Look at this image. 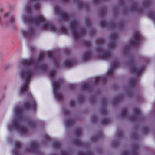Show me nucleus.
<instances>
[{
    "instance_id": "63",
    "label": "nucleus",
    "mask_w": 155,
    "mask_h": 155,
    "mask_svg": "<svg viewBox=\"0 0 155 155\" xmlns=\"http://www.w3.org/2000/svg\"><path fill=\"white\" fill-rule=\"evenodd\" d=\"M69 1V0H62V1L63 2H67Z\"/></svg>"
},
{
    "instance_id": "19",
    "label": "nucleus",
    "mask_w": 155,
    "mask_h": 155,
    "mask_svg": "<svg viewBox=\"0 0 155 155\" xmlns=\"http://www.w3.org/2000/svg\"><path fill=\"white\" fill-rule=\"evenodd\" d=\"M75 122V120L74 119H69L66 122L67 126L70 127L73 125Z\"/></svg>"
},
{
    "instance_id": "28",
    "label": "nucleus",
    "mask_w": 155,
    "mask_h": 155,
    "mask_svg": "<svg viewBox=\"0 0 155 155\" xmlns=\"http://www.w3.org/2000/svg\"><path fill=\"white\" fill-rule=\"evenodd\" d=\"M82 132V130L81 128L76 129L75 131V135L78 137H79L81 135Z\"/></svg>"
},
{
    "instance_id": "30",
    "label": "nucleus",
    "mask_w": 155,
    "mask_h": 155,
    "mask_svg": "<svg viewBox=\"0 0 155 155\" xmlns=\"http://www.w3.org/2000/svg\"><path fill=\"white\" fill-rule=\"evenodd\" d=\"M53 146L55 149H59L61 146V144L59 142H54L53 143Z\"/></svg>"
},
{
    "instance_id": "34",
    "label": "nucleus",
    "mask_w": 155,
    "mask_h": 155,
    "mask_svg": "<svg viewBox=\"0 0 155 155\" xmlns=\"http://www.w3.org/2000/svg\"><path fill=\"white\" fill-rule=\"evenodd\" d=\"M149 18L155 21V14L153 12H150L148 14Z\"/></svg>"
},
{
    "instance_id": "62",
    "label": "nucleus",
    "mask_w": 155,
    "mask_h": 155,
    "mask_svg": "<svg viewBox=\"0 0 155 155\" xmlns=\"http://www.w3.org/2000/svg\"><path fill=\"white\" fill-rule=\"evenodd\" d=\"M30 49L31 51H33L34 49V48L33 47H30Z\"/></svg>"
},
{
    "instance_id": "56",
    "label": "nucleus",
    "mask_w": 155,
    "mask_h": 155,
    "mask_svg": "<svg viewBox=\"0 0 155 155\" xmlns=\"http://www.w3.org/2000/svg\"><path fill=\"white\" fill-rule=\"evenodd\" d=\"M107 100L105 98H104L102 100V102L104 104V105H106L107 103Z\"/></svg>"
},
{
    "instance_id": "16",
    "label": "nucleus",
    "mask_w": 155,
    "mask_h": 155,
    "mask_svg": "<svg viewBox=\"0 0 155 155\" xmlns=\"http://www.w3.org/2000/svg\"><path fill=\"white\" fill-rule=\"evenodd\" d=\"M76 64V61L74 60H66L64 61L65 66L67 67H71L73 66Z\"/></svg>"
},
{
    "instance_id": "14",
    "label": "nucleus",
    "mask_w": 155,
    "mask_h": 155,
    "mask_svg": "<svg viewBox=\"0 0 155 155\" xmlns=\"http://www.w3.org/2000/svg\"><path fill=\"white\" fill-rule=\"evenodd\" d=\"M110 38L113 40L111 42L109 43L108 46L111 48H114L116 46V43L114 41L116 40L118 37V35L117 33H114L110 35Z\"/></svg>"
},
{
    "instance_id": "57",
    "label": "nucleus",
    "mask_w": 155,
    "mask_h": 155,
    "mask_svg": "<svg viewBox=\"0 0 155 155\" xmlns=\"http://www.w3.org/2000/svg\"><path fill=\"white\" fill-rule=\"evenodd\" d=\"M26 10L27 12H30L31 11V8L30 7H27L26 8Z\"/></svg>"
},
{
    "instance_id": "50",
    "label": "nucleus",
    "mask_w": 155,
    "mask_h": 155,
    "mask_svg": "<svg viewBox=\"0 0 155 155\" xmlns=\"http://www.w3.org/2000/svg\"><path fill=\"white\" fill-rule=\"evenodd\" d=\"M61 154V155H70L69 152L65 150L62 151Z\"/></svg>"
},
{
    "instance_id": "6",
    "label": "nucleus",
    "mask_w": 155,
    "mask_h": 155,
    "mask_svg": "<svg viewBox=\"0 0 155 155\" xmlns=\"http://www.w3.org/2000/svg\"><path fill=\"white\" fill-rule=\"evenodd\" d=\"M62 83V80L61 79L54 81L52 83L54 95L57 100L59 101L62 100L63 98V95L58 92V90Z\"/></svg>"
},
{
    "instance_id": "32",
    "label": "nucleus",
    "mask_w": 155,
    "mask_h": 155,
    "mask_svg": "<svg viewBox=\"0 0 155 155\" xmlns=\"http://www.w3.org/2000/svg\"><path fill=\"white\" fill-rule=\"evenodd\" d=\"M29 125L31 128H34L36 126V123L35 121L30 120L28 123Z\"/></svg>"
},
{
    "instance_id": "51",
    "label": "nucleus",
    "mask_w": 155,
    "mask_h": 155,
    "mask_svg": "<svg viewBox=\"0 0 155 155\" xmlns=\"http://www.w3.org/2000/svg\"><path fill=\"white\" fill-rule=\"evenodd\" d=\"M13 153L14 155H19V152L16 149L14 150Z\"/></svg>"
},
{
    "instance_id": "29",
    "label": "nucleus",
    "mask_w": 155,
    "mask_h": 155,
    "mask_svg": "<svg viewBox=\"0 0 155 155\" xmlns=\"http://www.w3.org/2000/svg\"><path fill=\"white\" fill-rule=\"evenodd\" d=\"M110 120V118H104L101 120V123L103 124H106L109 123Z\"/></svg>"
},
{
    "instance_id": "25",
    "label": "nucleus",
    "mask_w": 155,
    "mask_h": 155,
    "mask_svg": "<svg viewBox=\"0 0 155 155\" xmlns=\"http://www.w3.org/2000/svg\"><path fill=\"white\" fill-rule=\"evenodd\" d=\"M106 81V78L102 77H98L96 78L94 80L95 83L96 84L99 81L105 82Z\"/></svg>"
},
{
    "instance_id": "53",
    "label": "nucleus",
    "mask_w": 155,
    "mask_h": 155,
    "mask_svg": "<svg viewBox=\"0 0 155 155\" xmlns=\"http://www.w3.org/2000/svg\"><path fill=\"white\" fill-rule=\"evenodd\" d=\"M86 24L87 26H90L91 25V22L89 20H86Z\"/></svg>"
},
{
    "instance_id": "61",
    "label": "nucleus",
    "mask_w": 155,
    "mask_h": 155,
    "mask_svg": "<svg viewBox=\"0 0 155 155\" xmlns=\"http://www.w3.org/2000/svg\"><path fill=\"white\" fill-rule=\"evenodd\" d=\"M9 12H7L6 13H5L4 14V16L5 17L7 16L8 14H9Z\"/></svg>"
},
{
    "instance_id": "10",
    "label": "nucleus",
    "mask_w": 155,
    "mask_h": 155,
    "mask_svg": "<svg viewBox=\"0 0 155 155\" xmlns=\"http://www.w3.org/2000/svg\"><path fill=\"white\" fill-rule=\"evenodd\" d=\"M97 51L98 53L101 54V57L103 59H107L111 57V54L110 52L105 51L101 48H98Z\"/></svg>"
},
{
    "instance_id": "20",
    "label": "nucleus",
    "mask_w": 155,
    "mask_h": 155,
    "mask_svg": "<svg viewBox=\"0 0 155 155\" xmlns=\"http://www.w3.org/2000/svg\"><path fill=\"white\" fill-rule=\"evenodd\" d=\"M34 32V29L31 28L28 31H23V34L24 36H31L32 35Z\"/></svg>"
},
{
    "instance_id": "12",
    "label": "nucleus",
    "mask_w": 155,
    "mask_h": 155,
    "mask_svg": "<svg viewBox=\"0 0 155 155\" xmlns=\"http://www.w3.org/2000/svg\"><path fill=\"white\" fill-rule=\"evenodd\" d=\"M119 65V63L117 60L114 61L111 66L110 69L108 70L107 74L108 76H112L113 73L114 69L117 67Z\"/></svg>"
},
{
    "instance_id": "11",
    "label": "nucleus",
    "mask_w": 155,
    "mask_h": 155,
    "mask_svg": "<svg viewBox=\"0 0 155 155\" xmlns=\"http://www.w3.org/2000/svg\"><path fill=\"white\" fill-rule=\"evenodd\" d=\"M134 114L130 116V119L132 121H135L140 117L141 113L140 110L137 107L134 108Z\"/></svg>"
},
{
    "instance_id": "59",
    "label": "nucleus",
    "mask_w": 155,
    "mask_h": 155,
    "mask_svg": "<svg viewBox=\"0 0 155 155\" xmlns=\"http://www.w3.org/2000/svg\"><path fill=\"white\" fill-rule=\"evenodd\" d=\"M14 19L13 17H12L10 20V21L11 23H13L14 22Z\"/></svg>"
},
{
    "instance_id": "8",
    "label": "nucleus",
    "mask_w": 155,
    "mask_h": 155,
    "mask_svg": "<svg viewBox=\"0 0 155 155\" xmlns=\"http://www.w3.org/2000/svg\"><path fill=\"white\" fill-rule=\"evenodd\" d=\"M54 10L56 13L60 15L62 18L64 20H68L70 17V15L69 14L62 11L61 8L58 6L54 7Z\"/></svg>"
},
{
    "instance_id": "42",
    "label": "nucleus",
    "mask_w": 155,
    "mask_h": 155,
    "mask_svg": "<svg viewBox=\"0 0 155 155\" xmlns=\"http://www.w3.org/2000/svg\"><path fill=\"white\" fill-rule=\"evenodd\" d=\"M84 45L87 47H90L91 46V43L89 41H85L84 43Z\"/></svg>"
},
{
    "instance_id": "7",
    "label": "nucleus",
    "mask_w": 155,
    "mask_h": 155,
    "mask_svg": "<svg viewBox=\"0 0 155 155\" xmlns=\"http://www.w3.org/2000/svg\"><path fill=\"white\" fill-rule=\"evenodd\" d=\"M29 94L30 95L29 100L31 103L28 102H25L23 104V107L26 109H29L31 108L32 110L35 112L36 110V103L31 94L29 93Z\"/></svg>"
},
{
    "instance_id": "45",
    "label": "nucleus",
    "mask_w": 155,
    "mask_h": 155,
    "mask_svg": "<svg viewBox=\"0 0 155 155\" xmlns=\"http://www.w3.org/2000/svg\"><path fill=\"white\" fill-rule=\"evenodd\" d=\"M101 112L102 114H107V110L105 107H103L101 110Z\"/></svg>"
},
{
    "instance_id": "9",
    "label": "nucleus",
    "mask_w": 155,
    "mask_h": 155,
    "mask_svg": "<svg viewBox=\"0 0 155 155\" xmlns=\"http://www.w3.org/2000/svg\"><path fill=\"white\" fill-rule=\"evenodd\" d=\"M144 68H145L144 67L138 68L134 64L130 67V71L132 73L135 74L137 76H139L143 71Z\"/></svg>"
},
{
    "instance_id": "39",
    "label": "nucleus",
    "mask_w": 155,
    "mask_h": 155,
    "mask_svg": "<svg viewBox=\"0 0 155 155\" xmlns=\"http://www.w3.org/2000/svg\"><path fill=\"white\" fill-rule=\"evenodd\" d=\"M106 8H103L100 10V13L102 15H105L106 12Z\"/></svg>"
},
{
    "instance_id": "31",
    "label": "nucleus",
    "mask_w": 155,
    "mask_h": 155,
    "mask_svg": "<svg viewBox=\"0 0 155 155\" xmlns=\"http://www.w3.org/2000/svg\"><path fill=\"white\" fill-rule=\"evenodd\" d=\"M104 42V39L102 38H99L97 39L96 42L97 44L100 45L103 44Z\"/></svg>"
},
{
    "instance_id": "41",
    "label": "nucleus",
    "mask_w": 155,
    "mask_h": 155,
    "mask_svg": "<svg viewBox=\"0 0 155 155\" xmlns=\"http://www.w3.org/2000/svg\"><path fill=\"white\" fill-rule=\"evenodd\" d=\"M99 137L98 136H93L91 137V140L93 142L96 141L98 138Z\"/></svg>"
},
{
    "instance_id": "33",
    "label": "nucleus",
    "mask_w": 155,
    "mask_h": 155,
    "mask_svg": "<svg viewBox=\"0 0 155 155\" xmlns=\"http://www.w3.org/2000/svg\"><path fill=\"white\" fill-rule=\"evenodd\" d=\"M39 68L43 71H45L48 69V66L45 64H42L39 66Z\"/></svg>"
},
{
    "instance_id": "3",
    "label": "nucleus",
    "mask_w": 155,
    "mask_h": 155,
    "mask_svg": "<svg viewBox=\"0 0 155 155\" xmlns=\"http://www.w3.org/2000/svg\"><path fill=\"white\" fill-rule=\"evenodd\" d=\"M15 111L17 116V118L14 120L12 124V127L15 130H19L21 134H26L28 129L21 125V123L25 119L24 117L22 109L19 106L15 108Z\"/></svg>"
},
{
    "instance_id": "21",
    "label": "nucleus",
    "mask_w": 155,
    "mask_h": 155,
    "mask_svg": "<svg viewBox=\"0 0 155 155\" xmlns=\"http://www.w3.org/2000/svg\"><path fill=\"white\" fill-rule=\"evenodd\" d=\"M139 148V145L137 144H134L133 145V150L132 153L133 155H137V151Z\"/></svg>"
},
{
    "instance_id": "5",
    "label": "nucleus",
    "mask_w": 155,
    "mask_h": 155,
    "mask_svg": "<svg viewBox=\"0 0 155 155\" xmlns=\"http://www.w3.org/2000/svg\"><path fill=\"white\" fill-rule=\"evenodd\" d=\"M26 150L27 152L34 153L36 155H42V152L39 148V144L36 141H33L31 142L30 147L26 148Z\"/></svg>"
},
{
    "instance_id": "47",
    "label": "nucleus",
    "mask_w": 155,
    "mask_h": 155,
    "mask_svg": "<svg viewBox=\"0 0 155 155\" xmlns=\"http://www.w3.org/2000/svg\"><path fill=\"white\" fill-rule=\"evenodd\" d=\"M55 74V71L54 70L51 71L50 72V76L51 77H53Z\"/></svg>"
},
{
    "instance_id": "40",
    "label": "nucleus",
    "mask_w": 155,
    "mask_h": 155,
    "mask_svg": "<svg viewBox=\"0 0 155 155\" xmlns=\"http://www.w3.org/2000/svg\"><path fill=\"white\" fill-rule=\"evenodd\" d=\"M78 5L81 7H84L85 5L84 2L81 0H79L78 3Z\"/></svg>"
},
{
    "instance_id": "44",
    "label": "nucleus",
    "mask_w": 155,
    "mask_h": 155,
    "mask_svg": "<svg viewBox=\"0 0 155 155\" xmlns=\"http://www.w3.org/2000/svg\"><path fill=\"white\" fill-rule=\"evenodd\" d=\"M97 120V118L96 116H93L91 117V121L93 123L96 122Z\"/></svg>"
},
{
    "instance_id": "64",
    "label": "nucleus",
    "mask_w": 155,
    "mask_h": 155,
    "mask_svg": "<svg viewBox=\"0 0 155 155\" xmlns=\"http://www.w3.org/2000/svg\"><path fill=\"white\" fill-rule=\"evenodd\" d=\"M114 26H117V24L116 23H114Z\"/></svg>"
},
{
    "instance_id": "54",
    "label": "nucleus",
    "mask_w": 155,
    "mask_h": 155,
    "mask_svg": "<svg viewBox=\"0 0 155 155\" xmlns=\"http://www.w3.org/2000/svg\"><path fill=\"white\" fill-rule=\"evenodd\" d=\"M61 30L64 32H66L67 31V29L66 28L64 27H62L61 28Z\"/></svg>"
},
{
    "instance_id": "15",
    "label": "nucleus",
    "mask_w": 155,
    "mask_h": 155,
    "mask_svg": "<svg viewBox=\"0 0 155 155\" xmlns=\"http://www.w3.org/2000/svg\"><path fill=\"white\" fill-rule=\"evenodd\" d=\"M47 55L48 57L54 59V62L56 66H58L59 64V59L54 55V53L51 51H48Z\"/></svg>"
},
{
    "instance_id": "4",
    "label": "nucleus",
    "mask_w": 155,
    "mask_h": 155,
    "mask_svg": "<svg viewBox=\"0 0 155 155\" xmlns=\"http://www.w3.org/2000/svg\"><path fill=\"white\" fill-rule=\"evenodd\" d=\"M79 25L78 21L76 20H72L70 23V27L73 34V37L75 39H78L80 36L84 35L85 33V30L84 29L81 30L79 33L76 32L77 28Z\"/></svg>"
},
{
    "instance_id": "17",
    "label": "nucleus",
    "mask_w": 155,
    "mask_h": 155,
    "mask_svg": "<svg viewBox=\"0 0 155 155\" xmlns=\"http://www.w3.org/2000/svg\"><path fill=\"white\" fill-rule=\"evenodd\" d=\"M91 56V52L90 51H87L84 54L83 59L84 61H87L90 58Z\"/></svg>"
},
{
    "instance_id": "2",
    "label": "nucleus",
    "mask_w": 155,
    "mask_h": 155,
    "mask_svg": "<svg viewBox=\"0 0 155 155\" xmlns=\"http://www.w3.org/2000/svg\"><path fill=\"white\" fill-rule=\"evenodd\" d=\"M23 20L25 22L28 24L32 23L36 25H38L40 23L44 22L42 28L44 29L49 28L52 31H56L55 27L50 22L46 21L45 18L42 15H38L35 17L31 16H24Z\"/></svg>"
},
{
    "instance_id": "46",
    "label": "nucleus",
    "mask_w": 155,
    "mask_h": 155,
    "mask_svg": "<svg viewBox=\"0 0 155 155\" xmlns=\"http://www.w3.org/2000/svg\"><path fill=\"white\" fill-rule=\"evenodd\" d=\"M117 135L119 137H122L123 135V132L122 130H118L117 132Z\"/></svg>"
},
{
    "instance_id": "23",
    "label": "nucleus",
    "mask_w": 155,
    "mask_h": 155,
    "mask_svg": "<svg viewBox=\"0 0 155 155\" xmlns=\"http://www.w3.org/2000/svg\"><path fill=\"white\" fill-rule=\"evenodd\" d=\"M122 99V95H119L115 97L113 100V104L114 105L117 104Z\"/></svg>"
},
{
    "instance_id": "27",
    "label": "nucleus",
    "mask_w": 155,
    "mask_h": 155,
    "mask_svg": "<svg viewBox=\"0 0 155 155\" xmlns=\"http://www.w3.org/2000/svg\"><path fill=\"white\" fill-rule=\"evenodd\" d=\"M78 155H94L93 153L91 151H88L86 153L82 151L78 152Z\"/></svg>"
},
{
    "instance_id": "22",
    "label": "nucleus",
    "mask_w": 155,
    "mask_h": 155,
    "mask_svg": "<svg viewBox=\"0 0 155 155\" xmlns=\"http://www.w3.org/2000/svg\"><path fill=\"white\" fill-rule=\"evenodd\" d=\"M137 80L136 79L132 78L129 80V84L132 87H135L136 86Z\"/></svg>"
},
{
    "instance_id": "55",
    "label": "nucleus",
    "mask_w": 155,
    "mask_h": 155,
    "mask_svg": "<svg viewBox=\"0 0 155 155\" xmlns=\"http://www.w3.org/2000/svg\"><path fill=\"white\" fill-rule=\"evenodd\" d=\"M64 113L65 114H69L70 111L68 110H65L64 111Z\"/></svg>"
},
{
    "instance_id": "58",
    "label": "nucleus",
    "mask_w": 155,
    "mask_h": 155,
    "mask_svg": "<svg viewBox=\"0 0 155 155\" xmlns=\"http://www.w3.org/2000/svg\"><path fill=\"white\" fill-rule=\"evenodd\" d=\"M100 0H93V2L94 3L97 4L99 2Z\"/></svg>"
},
{
    "instance_id": "24",
    "label": "nucleus",
    "mask_w": 155,
    "mask_h": 155,
    "mask_svg": "<svg viewBox=\"0 0 155 155\" xmlns=\"http://www.w3.org/2000/svg\"><path fill=\"white\" fill-rule=\"evenodd\" d=\"M74 143L78 146H81L84 145V143L79 139H75L74 140Z\"/></svg>"
},
{
    "instance_id": "60",
    "label": "nucleus",
    "mask_w": 155,
    "mask_h": 155,
    "mask_svg": "<svg viewBox=\"0 0 155 155\" xmlns=\"http://www.w3.org/2000/svg\"><path fill=\"white\" fill-rule=\"evenodd\" d=\"M70 87L71 88H74L75 87V85L73 84H71L70 86Z\"/></svg>"
},
{
    "instance_id": "26",
    "label": "nucleus",
    "mask_w": 155,
    "mask_h": 155,
    "mask_svg": "<svg viewBox=\"0 0 155 155\" xmlns=\"http://www.w3.org/2000/svg\"><path fill=\"white\" fill-rule=\"evenodd\" d=\"M127 108L123 109L120 115L121 117L122 118L126 117L127 116Z\"/></svg>"
},
{
    "instance_id": "35",
    "label": "nucleus",
    "mask_w": 155,
    "mask_h": 155,
    "mask_svg": "<svg viewBox=\"0 0 155 155\" xmlns=\"http://www.w3.org/2000/svg\"><path fill=\"white\" fill-rule=\"evenodd\" d=\"M100 25L101 27H104L106 26L107 24L104 20H102L100 22Z\"/></svg>"
},
{
    "instance_id": "1",
    "label": "nucleus",
    "mask_w": 155,
    "mask_h": 155,
    "mask_svg": "<svg viewBox=\"0 0 155 155\" xmlns=\"http://www.w3.org/2000/svg\"><path fill=\"white\" fill-rule=\"evenodd\" d=\"M44 57L43 54L40 53L37 61L32 59H22L21 60V63L26 67L25 68L21 70L20 76L22 79L25 78V83L21 89V93L28 91L30 79L33 74V68H36L38 63L43 60Z\"/></svg>"
},
{
    "instance_id": "52",
    "label": "nucleus",
    "mask_w": 155,
    "mask_h": 155,
    "mask_svg": "<svg viewBox=\"0 0 155 155\" xmlns=\"http://www.w3.org/2000/svg\"><path fill=\"white\" fill-rule=\"evenodd\" d=\"M75 104V101L74 100H71L70 102V105L71 106H74Z\"/></svg>"
},
{
    "instance_id": "43",
    "label": "nucleus",
    "mask_w": 155,
    "mask_h": 155,
    "mask_svg": "<svg viewBox=\"0 0 155 155\" xmlns=\"http://www.w3.org/2000/svg\"><path fill=\"white\" fill-rule=\"evenodd\" d=\"M143 132L145 134L147 133L149 131V128L147 126L144 127L143 129Z\"/></svg>"
},
{
    "instance_id": "18",
    "label": "nucleus",
    "mask_w": 155,
    "mask_h": 155,
    "mask_svg": "<svg viewBox=\"0 0 155 155\" xmlns=\"http://www.w3.org/2000/svg\"><path fill=\"white\" fill-rule=\"evenodd\" d=\"M81 88L84 90L88 91H90L92 90L91 86L88 83L84 84L82 85L81 86Z\"/></svg>"
},
{
    "instance_id": "37",
    "label": "nucleus",
    "mask_w": 155,
    "mask_h": 155,
    "mask_svg": "<svg viewBox=\"0 0 155 155\" xmlns=\"http://www.w3.org/2000/svg\"><path fill=\"white\" fill-rule=\"evenodd\" d=\"M150 4V2L148 0H146L143 2V5L145 7L149 6Z\"/></svg>"
},
{
    "instance_id": "13",
    "label": "nucleus",
    "mask_w": 155,
    "mask_h": 155,
    "mask_svg": "<svg viewBox=\"0 0 155 155\" xmlns=\"http://www.w3.org/2000/svg\"><path fill=\"white\" fill-rule=\"evenodd\" d=\"M134 38L131 40L130 42L134 45L139 43L141 36L140 33L138 31L135 32L134 33Z\"/></svg>"
},
{
    "instance_id": "38",
    "label": "nucleus",
    "mask_w": 155,
    "mask_h": 155,
    "mask_svg": "<svg viewBox=\"0 0 155 155\" xmlns=\"http://www.w3.org/2000/svg\"><path fill=\"white\" fill-rule=\"evenodd\" d=\"M138 8V6L136 4L133 5L131 7L130 9L133 10H136Z\"/></svg>"
},
{
    "instance_id": "36",
    "label": "nucleus",
    "mask_w": 155,
    "mask_h": 155,
    "mask_svg": "<svg viewBox=\"0 0 155 155\" xmlns=\"http://www.w3.org/2000/svg\"><path fill=\"white\" fill-rule=\"evenodd\" d=\"M21 145V142L18 141H16L15 143V146L17 149H19Z\"/></svg>"
},
{
    "instance_id": "49",
    "label": "nucleus",
    "mask_w": 155,
    "mask_h": 155,
    "mask_svg": "<svg viewBox=\"0 0 155 155\" xmlns=\"http://www.w3.org/2000/svg\"><path fill=\"white\" fill-rule=\"evenodd\" d=\"M44 137L45 140L46 141H49L51 140L50 137L47 135L45 136Z\"/></svg>"
},
{
    "instance_id": "48",
    "label": "nucleus",
    "mask_w": 155,
    "mask_h": 155,
    "mask_svg": "<svg viewBox=\"0 0 155 155\" xmlns=\"http://www.w3.org/2000/svg\"><path fill=\"white\" fill-rule=\"evenodd\" d=\"M130 152L127 150H125L123 152L122 155H129Z\"/></svg>"
}]
</instances>
